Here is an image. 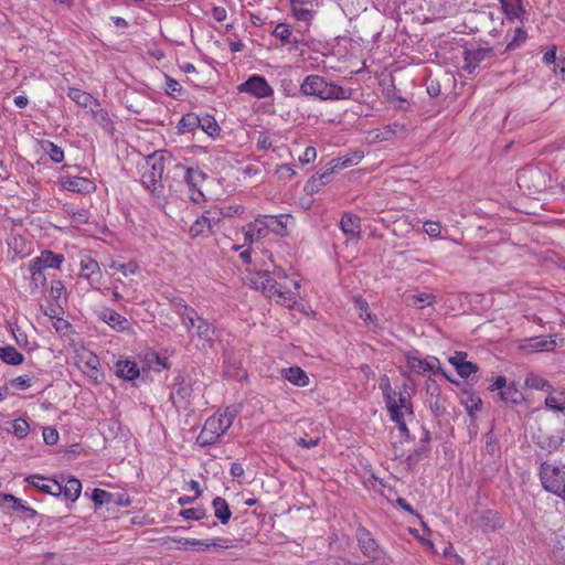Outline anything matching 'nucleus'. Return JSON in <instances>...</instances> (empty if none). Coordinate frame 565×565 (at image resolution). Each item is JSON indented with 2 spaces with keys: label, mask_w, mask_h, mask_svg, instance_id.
Segmentation results:
<instances>
[{
  "label": "nucleus",
  "mask_w": 565,
  "mask_h": 565,
  "mask_svg": "<svg viewBox=\"0 0 565 565\" xmlns=\"http://www.w3.org/2000/svg\"><path fill=\"white\" fill-rule=\"evenodd\" d=\"M286 273L281 268L269 270H257L249 273L247 276L248 284L252 288L263 292L268 298H276V302L288 308H294L297 294L291 291L286 280Z\"/></svg>",
  "instance_id": "nucleus-1"
},
{
  "label": "nucleus",
  "mask_w": 565,
  "mask_h": 565,
  "mask_svg": "<svg viewBox=\"0 0 565 565\" xmlns=\"http://www.w3.org/2000/svg\"><path fill=\"white\" fill-rule=\"evenodd\" d=\"M167 157L170 158L167 151H154L138 163L141 183L156 196H160L163 190L162 174Z\"/></svg>",
  "instance_id": "nucleus-2"
},
{
  "label": "nucleus",
  "mask_w": 565,
  "mask_h": 565,
  "mask_svg": "<svg viewBox=\"0 0 565 565\" xmlns=\"http://www.w3.org/2000/svg\"><path fill=\"white\" fill-rule=\"evenodd\" d=\"M300 93L303 96L317 97L320 100L349 99L352 95L350 88L328 83L320 75H308L300 85Z\"/></svg>",
  "instance_id": "nucleus-3"
},
{
  "label": "nucleus",
  "mask_w": 565,
  "mask_h": 565,
  "mask_svg": "<svg viewBox=\"0 0 565 565\" xmlns=\"http://www.w3.org/2000/svg\"><path fill=\"white\" fill-rule=\"evenodd\" d=\"M234 414L226 408L223 413H216L210 416L196 437V445L206 447L220 441L221 437L227 433L233 424Z\"/></svg>",
  "instance_id": "nucleus-4"
},
{
  "label": "nucleus",
  "mask_w": 565,
  "mask_h": 565,
  "mask_svg": "<svg viewBox=\"0 0 565 565\" xmlns=\"http://www.w3.org/2000/svg\"><path fill=\"white\" fill-rule=\"evenodd\" d=\"M540 480L543 488L564 499L565 498V465L556 461H544L540 467Z\"/></svg>",
  "instance_id": "nucleus-5"
},
{
  "label": "nucleus",
  "mask_w": 565,
  "mask_h": 565,
  "mask_svg": "<svg viewBox=\"0 0 565 565\" xmlns=\"http://www.w3.org/2000/svg\"><path fill=\"white\" fill-rule=\"evenodd\" d=\"M174 171L178 175L182 177L183 181L189 188L190 199L194 203H201L205 196L201 191V185L206 179V174L198 168L185 167L181 163H177Z\"/></svg>",
  "instance_id": "nucleus-6"
},
{
  "label": "nucleus",
  "mask_w": 565,
  "mask_h": 565,
  "mask_svg": "<svg viewBox=\"0 0 565 565\" xmlns=\"http://www.w3.org/2000/svg\"><path fill=\"white\" fill-rule=\"evenodd\" d=\"M497 57L493 47L466 49L463 52L462 70L472 74L482 63H491Z\"/></svg>",
  "instance_id": "nucleus-7"
},
{
  "label": "nucleus",
  "mask_w": 565,
  "mask_h": 565,
  "mask_svg": "<svg viewBox=\"0 0 565 565\" xmlns=\"http://www.w3.org/2000/svg\"><path fill=\"white\" fill-rule=\"evenodd\" d=\"M241 93H248L256 98H267L274 95L273 87L264 76L254 74L238 86Z\"/></svg>",
  "instance_id": "nucleus-8"
},
{
  "label": "nucleus",
  "mask_w": 565,
  "mask_h": 565,
  "mask_svg": "<svg viewBox=\"0 0 565 565\" xmlns=\"http://www.w3.org/2000/svg\"><path fill=\"white\" fill-rule=\"evenodd\" d=\"M338 172L331 161L320 169L310 180L307 181L305 190L313 194L318 192L322 186L329 184L332 181L333 174Z\"/></svg>",
  "instance_id": "nucleus-9"
},
{
  "label": "nucleus",
  "mask_w": 565,
  "mask_h": 565,
  "mask_svg": "<svg viewBox=\"0 0 565 565\" xmlns=\"http://www.w3.org/2000/svg\"><path fill=\"white\" fill-rule=\"evenodd\" d=\"M95 313L99 320L107 323L110 328L118 332L129 330L130 328L129 321L124 316L110 308L102 307L100 309L96 310Z\"/></svg>",
  "instance_id": "nucleus-10"
},
{
  "label": "nucleus",
  "mask_w": 565,
  "mask_h": 565,
  "mask_svg": "<svg viewBox=\"0 0 565 565\" xmlns=\"http://www.w3.org/2000/svg\"><path fill=\"white\" fill-rule=\"evenodd\" d=\"M270 225L266 223V215L258 216L254 222L244 226V243L252 244L264 237L269 233Z\"/></svg>",
  "instance_id": "nucleus-11"
},
{
  "label": "nucleus",
  "mask_w": 565,
  "mask_h": 565,
  "mask_svg": "<svg viewBox=\"0 0 565 565\" xmlns=\"http://www.w3.org/2000/svg\"><path fill=\"white\" fill-rule=\"evenodd\" d=\"M192 392L193 388L189 382H186L184 379H177L170 394V399L177 407L186 408Z\"/></svg>",
  "instance_id": "nucleus-12"
},
{
  "label": "nucleus",
  "mask_w": 565,
  "mask_h": 565,
  "mask_svg": "<svg viewBox=\"0 0 565 565\" xmlns=\"http://www.w3.org/2000/svg\"><path fill=\"white\" fill-rule=\"evenodd\" d=\"M406 362L409 370L417 374L434 371L436 364H439L438 359H422L416 351L406 353Z\"/></svg>",
  "instance_id": "nucleus-13"
},
{
  "label": "nucleus",
  "mask_w": 565,
  "mask_h": 565,
  "mask_svg": "<svg viewBox=\"0 0 565 565\" xmlns=\"http://www.w3.org/2000/svg\"><path fill=\"white\" fill-rule=\"evenodd\" d=\"M193 337H196L200 341H202L203 347H212L216 339L220 337V332L213 323L203 318L202 320H199L192 338Z\"/></svg>",
  "instance_id": "nucleus-14"
},
{
  "label": "nucleus",
  "mask_w": 565,
  "mask_h": 565,
  "mask_svg": "<svg viewBox=\"0 0 565 565\" xmlns=\"http://www.w3.org/2000/svg\"><path fill=\"white\" fill-rule=\"evenodd\" d=\"M60 182L65 190L77 193H89L95 189L94 182L84 177H62Z\"/></svg>",
  "instance_id": "nucleus-15"
},
{
  "label": "nucleus",
  "mask_w": 565,
  "mask_h": 565,
  "mask_svg": "<svg viewBox=\"0 0 565 565\" xmlns=\"http://www.w3.org/2000/svg\"><path fill=\"white\" fill-rule=\"evenodd\" d=\"M79 276L88 280L90 286L96 288L94 285L98 284L102 277V271L98 262L89 256H85L84 258H82Z\"/></svg>",
  "instance_id": "nucleus-16"
},
{
  "label": "nucleus",
  "mask_w": 565,
  "mask_h": 565,
  "mask_svg": "<svg viewBox=\"0 0 565 565\" xmlns=\"http://www.w3.org/2000/svg\"><path fill=\"white\" fill-rule=\"evenodd\" d=\"M340 228L349 239H359L361 232L360 217L352 213H344L340 220Z\"/></svg>",
  "instance_id": "nucleus-17"
},
{
  "label": "nucleus",
  "mask_w": 565,
  "mask_h": 565,
  "mask_svg": "<svg viewBox=\"0 0 565 565\" xmlns=\"http://www.w3.org/2000/svg\"><path fill=\"white\" fill-rule=\"evenodd\" d=\"M63 262L64 256L62 254H55L52 250H43L40 256L31 260L32 264L43 270L47 268H60Z\"/></svg>",
  "instance_id": "nucleus-18"
},
{
  "label": "nucleus",
  "mask_w": 565,
  "mask_h": 565,
  "mask_svg": "<svg viewBox=\"0 0 565 565\" xmlns=\"http://www.w3.org/2000/svg\"><path fill=\"white\" fill-rule=\"evenodd\" d=\"M116 375L127 381L136 380L139 374V367L135 361L131 360H119L116 365Z\"/></svg>",
  "instance_id": "nucleus-19"
},
{
  "label": "nucleus",
  "mask_w": 565,
  "mask_h": 565,
  "mask_svg": "<svg viewBox=\"0 0 565 565\" xmlns=\"http://www.w3.org/2000/svg\"><path fill=\"white\" fill-rule=\"evenodd\" d=\"M223 374L228 380L243 381L247 377V372L242 367L241 362L231 356L224 360Z\"/></svg>",
  "instance_id": "nucleus-20"
},
{
  "label": "nucleus",
  "mask_w": 565,
  "mask_h": 565,
  "mask_svg": "<svg viewBox=\"0 0 565 565\" xmlns=\"http://www.w3.org/2000/svg\"><path fill=\"white\" fill-rule=\"evenodd\" d=\"M355 536L358 540V545L364 556L370 555L371 552H373L376 547H379V544L373 539L370 531H367L362 525L358 526Z\"/></svg>",
  "instance_id": "nucleus-21"
},
{
  "label": "nucleus",
  "mask_w": 565,
  "mask_h": 565,
  "mask_svg": "<svg viewBox=\"0 0 565 565\" xmlns=\"http://www.w3.org/2000/svg\"><path fill=\"white\" fill-rule=\"evenodd\" d=\"M281 376L291 384L299 387H305L309 384V377L307 373L299 366L282 369Z\"/></svg>",
  "instance_id": "nucleus-22"
},
{
  "label": "nucleus",
  "mask_w": 565,
  "mask_h": 565,
  "mask_svg": "<svg viewBox=\"0 0 565 565\" xmlns=\"http://www.w3.org/2000/svg\"><path fill=\"white\" fill-rule=\"evenodd\" d=\"M67 96L81 107H89L92 105L99 106V102L95 99L89 93L79 88L71 87Z\"/></svg>",
  "instance_id": "nucleus-23"
},
{
  "label": "nucleus",
  "mask_w": 565,
  "mask_h": 565,
  "mask_svg": "<svg viewBox=\"0 0 565 565\" xmlns=\"http://www.w3.org/2000/svg\"><path fill=\"white\" fill-rule=\"evenodd\" d=\"M291 218L289 214L266 215V223L270 225L269 232L284 236L287 231V222Z\"/></svg>",
  "instance_id": "nucleus-24"
},
{
  "label": "nucleus",
  "mask_w": 565,
  "mask_h": 565,
  "mask_svg": "<svg viewBox=\"0 0 565 565\" xmlns=\"http://www.w3.org/2000/svg\"><path fill=\"white\" fill-rule=\"evenodd\" d=\"M212 507L214 511V516L222 524H227L232 516V512L226 500L221 497H216L212 501Z\"/></svg>",
  "instance_id": "nucleus-25"
},
{
  "label": "nucleus",
  "mask_w": 565,
  "mask_h": 565,
  "mask_svg": "<svg viewBox=\"0 0 565 565\" xmlns=\"http://www.w3.org/2000/svg\"><path fill=\"white\" fill-rule=\"evenodd\" d=\"M173 543L177 544L179 550H209L210 544L209 540H198V539H185V537H172L169 539Z\"/></svg>",
  "instance_id": "nucleus-26"
},
{
  "label": "nucleus",
  "mask_w": 565,
  "mask_h": 565,
  "mask_svg": "<svg viewBox=\"0 0 565 565\" xmlns=\"http://www.w3.org/2000/svg\"><path fill=\"white\" fill-rule=\"evenodd\" d=\"M529 349L532 351H552L556 347V341L547 335L533 337L527 340Z\"/></svg>",
  "instance_id": "nucleus-27"
},
{
  "label": "nucleus",
  "mask_w": 565,
  "mask_h": 565,
  "mask_svg": "<svg viewBox=\"0 0 565 565\" xmlns=\"http://www.w3.org/2000/svg\"><path fill=\"white\" fill-rule=\"evenodd\" d=\"M0 360L9 365H20L24 361L23 354L12 345L0 347Z\"/></svg>",
  "instance_id": "nucleus-28"
},
{
  "label": "nucleus",
  "mask_w": 565,
  "mask_h": 565,
  "mask_svg": "<svg viewBox=\"0 0 565 565\" xmlns=\"http://www.w3.org/2000/svg\"><path fill=\"white\" fill-rule=\"evenodd\" d=\"M2 501L11 502L12 510L14 512H21V516H23L24 519H33L36 515V511L34 509L24 505L22 500L18 499L17 497H14L12 494H3Z\"/></svg>",
  "instance_id": "nucleus-29"
},
{
  "label": "nucleus",
  "mask_w": 565,
  "mask_h": 565,
  "mask_svg": "<svg viewBox=\"0 0 565 565\" xmlns=\"http://www.w3.org/2000/svg\"><path fill=\"white\" fill-rule=\"evenodd\" d=\"M544 404L548 409L563 412L565 409V392H555L552 387V391L547 392Z\"/></svg>",
  "instance_id": "nucleus-30"
},
{
  "label": "nucleus",
  "mask_w": 565,
  "mask_h": 565,
  "mask_svg": "<svg viewBox=\"0 0 565 565\" xmlns=\"http://www.w3.org/2000/svg\"><path fill=\"white\" fill-rule=\"evenodd\" d=\"M524 385L529 388L543 391L546 393L551 392L553 387L547 380L533 372L526 374Z\"/></svg>",
  "instance_id": "nucleus-31"
},
{
  "label": "nucleus",
  "mask_w": 565,
  "mask_h": 565,
  "mask_svg": "<svg viewBox=\"0 0 565 565\" xmlns=\"http://www.w3.org/2000/svg\"><path fill=\"white\" fill-rule=\"evenodd\" d=\"M354 308L359 313V317L367 324H375V316L372 315L369 308V303L362 297L358 296L353 298Z\"/></svg>",
  "instance_id": "nucleus-32"
},
{
  "label": "nucleus",
  "mask_w": 565,
  "mask_h": 565,
  "mask_svg": "<svg viewBox=\"0 0 565 565\" xmlns=\"http://www.w3.org/2000/svg\"><path fill=\"white\" fill-rule=\"evenodd\" d=\"M81 491L82 483L75 477H70L65 481V484H63V494L66 499L71 500L72 502L78 499V497L81 495Z\"/></svg>",
  "instance_id": "nucleus-33"
},
{
  "label": "nucleus",
  "mask_w": 565,
  "mask_h": 565,
  "mask_svg": "<svg viewBox=\"0 0 565 565\" xmlns=\"http://www.w3.org/2000/svg\"><path fill=\"white\" fill-rule=\"evenodd\" d=\"M40 146L54 163H61L64 160L63 149L51 140H41Z\"/></svg>",
  "instance_id": "nucleus-34"
},
{
  "label": "nucleus",
  "mask_w": 565,
  "mask_h": 565,
  "mask_svg": "<svg viewBox=\"0 0 565 565\" xmlns=\"http://www.w3.org/2000/svg\"><path fill=\"white\" fill-rule=\"evenodd\" d=\"M190 236L195 238L199 236H209L214 233L213 228L207 223L205 216L202 214L190 227Z\"/></svg>",
  "instance_id": "nucleus-35"
},
{
  "label": "nucleus",
  "mask_w": 565,
  "mask_h": 565,
  "mask_svg": "<svg viewBox=\"0 0 565 565\" xmlns=\"http://www.w3.org/2000/svg\"><path fill=\"white\" fill-rule=\"evenodd\" d=\"M292 17L299 21L306 23V29L303 32L308 31V26L310 22L313 20L316 15V11L311 7H295L290 8Z\"/></svg>",
  "instance_id": "nucleus-36"
},
{
  "label": "nucleus",
  "mask_w": 565,
  "mask_h": 565,
  "mask_svg": "<svg viewBox=\"0 0 565 565\" xmlns=\"http://www.w3.org/2000/svg\"><path fill=\"white\" fill-rule=\"evenodd\" d=\"M499 395L504 403L512 405L520 404L524 399L523 394L514 384H509Z\"/></svg>",
  "instance_id": "nucleus-37"
},
{
  "label": "nucleus",
  "mask_w": 565,
  "mask_h": 565,
  "mask_svg": "<svg viewBox=\"0 0 565 565\" xmlns=\"http://www.w3.org/2000/svg\"><path fill=\"white\" fill-rule=\"evenodd\" d=\"M201 122V118L198 115L186 114L180 119L178 130L180 134L191 132L195 130Z\"/></svg>",
  "instance_id": "nucleus-38"
},
{
  "label": "nucleus",
  "mask_w": 565,
  "mask_h": 565,
  "mask_svg": "<svg viewBox=\"0 0 565 565\" xmlns=\"http://www.w3.org/2000/svg\"><path fill=\"white\" fill-rule=\"evenodd\" d=\"M363 158V154L361 152H354L351 156H344L340 158H335L331 160V163L335 168L337 171H340L342 169L356 166Z\"/></svg>",
  "instance_id": "nucleus-39"
},
{
  "label": "nucleus",
  "mask_w": 565,
  "mask_h": 565,
  "mask_svg": "<svg viewBox=\"0 0 565 565\" xmlns=\"http://www.w3.org/2000/svg\"><path fill=\"white\" fill-rule=\"evenodd\" d=\"M92 114L96 124L103 127L107 132H110L114 129L113 121L105 109L99 106H95V108H92Z\"/></svg>",
  "instance_id": "nucleus-40"
},
{
  "label": "nucleus",
  "mask_w": 565,
  "mask_h": 565,
  "mask_svg": "<svg viewBox=\"0 0 565 565\" xmlns=\"http://www.w3.org/2000/svg\"><path fill=\"white\" fill-rule=\"evenodd\" d=\"M500 2L509 19H519L524 12L521 0H500Z\"/></svg>",
  "instance_id": "nucleus-41"
},
{
  "label": "nucleus",
  "mask_w": 565,
  "mask_h": 565,
  "mask_svg": "<svg viewBox=\"0 0 565 565\" xmlns=\"http://www.w3.org/2000/svg\"><path fill=\"white\" fill-rule=\"evenodd\" d=\"M365 557L369 558L370 563L363 564V565H392L393 564V559L380 546L376 547L373 552H371L370 555H365Z\"/></svg>",
  "instance_id": "nucleus-42"
},
{
  "label": "nucleus",
  "mask_w": 565,
  "mask_h": 565,
  "mask_svg": "<svg viewBox=\"0 0 565 565\" xmlns=\"http://www.w3.org/2000/svg\"><path fill=\"white\" fill-rule=\"evenodd\" d=\"M64 211L77 225L86 224L89 220V212L86 209L75 210L72 206H66Z\"/></svg>",
  "instance_id": "nucleus-43"
},
{
  "label": "nucleus",
  "mask_w": 565,
  "mask_h": 565,
  "mask_svg": "<svg viewBox=\"0 0 565 565\" xmlns=\"http://www.w3.org/2000/svg\"><path fill=\"white\" fill-rule=\"evenodd\" d=\"M380 388L385 404L396 401V392L392 388L390 377L386 374L382 375L380 379Z\"/></svg>",
  "instance_id": "nucleus-44"
},
{
  "label": "nucleus",
  "mask_w": 565,
  "mask_h": 565,
  "mask_svg": "<svg viewBox=\"0 0 565 565\" xmlns=\"http://www.w3.org/2000/svg\"><path fill=\"white\" fill-rule=\"evenodd\" d=\"M291 28L287 23H278L273 31V35L279 39L282 45L289 44L291 41Z\"/></svg>",
  "instance_id": "nucleus-45"
},
{
  "label": "nucleus",
  "mask_w": 565,
  "mask_h": 565,
  "mask_svg": "<svg viewBox=\"0 0 565 565\" xmlns=\"http://www.w3.org/2000/svg\"><path fill=\"white\" fill-rule=\"evenodd\" d=\"M203 215L205 216L207 223L210 224L214 232L220 228V223L224 218L222 215V211L217 206L205 211Z\"/></svg>",
  "instance_id": "nucleus-46"
},
{
  "label": "nucleus",
  "mask_w": 565,
  "mask_h": 565,
  "mask_svg": "<svg viewBox=\"0 0 565 565\" xmlns=\"http://www.w3.org/2000/svg\"><path fill=\"white\" fill-rule=\"evenodd\" d=\"M404 388H405V392L397 393V395H398V398H396L397 405H398L399 409H405L408 414L412 415L413 406H412V402H411V394L408 392V388H409L408 383H404Z\"/></svg>",
  "instance_id": "nucleus-47"
},
{
  "label": "nucleus",
  "mask_w": 565,
  "mask_h": 565,
  "mask_svg": "<svg viewBox=\"0 0 565 565\" xmlns=\"http://www.w3.org/2000/svg\"><path fill=\"white\" fill-rule=\"evenodd\" d=\"M115 499V494L103 490V489H94L92 493V500L97 505L103 504H111Z\"/></svg>",
  "instance_id": "nucleus-48"
},
{
  "label": "nucleus",
  "mask_w": 565,
  "mask_h": 565,
  "mask_svg": "<svg viewBox=\"0 0 565 565\" xmlns=\"http://www.w3.org/2000/svg\"><path fill=\"white\" fill-rule=\"evenodd\" d=\"M429 408L435 417H443L447 413L445 398L443 396L435 398H427Z\"/></svg>",
  "instance_id": "nucleus-49"
},
{
  "label": "nucleus",
  "mask_w": 565,
  "mask_h": 565,
  "mask_svg": "<svg viewBox=\"0 0 565 565\" xmlns=\"http://www.w3.org/2000/svg\"><path fill=\"white\" fill-rule=\"evenodd\" d=\"M180 319L185 329L190 330L196 329L199 320H202L203 318L198 315L194 308H192L191 310H188V312L184 316L180 317Z\"/></svg>",
  "instance_id": "nucleus-50"
},
{
  "label": "nucleus",
  "mask_w": 565,
  "mask_h": 565,
  "mask_svg": "<svg viewBox=\"0 0 565 565\" xmlns=\"http://www.w3.org/2000/svg\"><path fill=\"white\" fill-rule=\"evenodd\" d=\"M29 269L31 271V280L35 287H43L46 284L44 270L30 262Z\"/></svg>",
  "instance_id": "nucleus-51"
},
{
  "label": "nucleus",
  "mask_w": 565,
  "mask_h": 565,
  "mask_svg": "<svg viewBox=\"0 0 565 565\" xmlns=\"http://www.w3.org/2000/svg\"><path fill=\"white\" fill-rule=\"evenodd\" d=\"M12 431L15 437L22 439L28 436L30 426L25 419L17 418L12 422Z\"/></svg>",
  "instance_id": "nucleus-52"
},
{
  "label": "nucleus",
  "mask_w": 565,
  "mask_h": 565,
  "mask_svg": "<svg viewBox=\"0 0 565 565\" xmlns=\"http://www.w3.org/2000/svg\"><path fill=\"white\" fill-rule=\"evenodd\" d=\"M201 121L202 122L200 124L199 127H201L202 130L205 131L209 136L213 137L215 135H218L220 127L213 117L205 116L201 118Z\"/></svg>",
  "instance_id": "nucleus-53"
},
{
  "label": "nucleus",
  "mask_w": 565,
  "mask_h": 565,
  "mask_svg": "<svg viewBox=\"0 0 565 565\" xmlns=\"http://www.w3.org/2000/svg\"><path fill=\"white\" fill-rule=\"evenodd\" d=\"M180 516L185 520H202L206 516V510L203 508H189L180 511Z\"/></svg>",
  "instance_id": "nucleus-54"
},
{
  "label": "nucleus",
  "mask_w": 565,
  "mask_h": 565,
  "mask_svg": "<svg viewBox=\"0 0 565 565\" xmlns=\"http://www.w3.org/2000/svg\"><path fill=\"white\" fill-rule=\"evenodd\" d=\"M12 334L17 344L20 348L26 349L29 351H32L34 349V347L30 343L26 333L22 331L19 327L12 329Z\"/></svg>",
  "instance_id": "nucleus-55"
},
{
  "label": "nucleus",
  "mask_w": 565,
  "mask_h": 565,
  "mask_svg": "<svg viewBox=\"0 0 565 565\" xmlns=\"http://www.w3.org/2000/svg\"><path fill=\"white\" fill-rule=\"evenodd\" d=\"M385 405L391 419L396 423V425H399V423H405L404 413L398 408L397 401L388 402Z\"/></svg>",
  "instance_id": "nucleus-56"
},
{
  "label": "nucleus",
  "mask_w": 565,
  "mask_h": 565,
  "mask_svg": "<svg viewBox=\"0 0 565 565\" xmlns=\"http://www.w3.org/2000/svg\"><path fill=\"white\" fill-rule=\"evenodd\" d=\"M385 405L391 419L396 423V425H399V423H405L404 413L398 408L397 401L388 402Z\"/></svg>",
  "instance_id": "nucleus-57"
},
{
  "label": "nucleus",
  "mask_w": 565,
  "mask_h": 565,
  "mask_svg": "<svg viewBox=\"0 0 565 565\" xmlns=\"http://www.w3.org/2000/svg\"><path fill=\"white\" fill-rule=\"evenodd\" d=\"M182 86L172 77L166 76L164 92L167 95L177 97L181 94Z\"/></svg>",
  "instance_id": "nucleus-58"
},
{
  "label": "nucleus",
  "mask_w": 565,
  "mask_h": 565,
  "mask_svg": "<svg viewBox=\"0 0 565 565\" xmlns=\"http://www.w3.org/2000/svg\"><path fill=\"white\" fill-rule=\"evenodd\" d=\"M456 371L460 377L468 379L471 374L478 371V365L470 361H466L462 364H459V367Z\"/></svg>",
  "instance_id": "nucleus-59"
},
{
  "label": "nucleus",
  "mask_w": 565,
  "mask_h": 565,
  "mask_svg": "<svg viewBox=\"0 0 565 565\" xmlns=\"http://www.w3.org/2000/svg\"><path fill=\"white\" fill-rule=\"evenodd\" d=\"M45 478L39 475L29 476L25 478V481L33 487L38 488L41 492L47 493L51 492V486L41 483L40 481L44 480Z\"/></svg>",
  "instance_id": "nucleus-60"
},
{
  "label": "nucleus",
  "mask_w": 565,
  "mask_h": 565,
  "mask_svg": "<svg viewBox=\"0 0 565 565\" xmlns=\"http://www.w3.org/2000/svg\"><path fill=\"white\" fill-rule=\"evenodd\" d=\"M526 39V32L521 29L516 28L514 31L513 39L508 43L505 50H514L515 47L520 46L521 43H523Z\"/></svg>",
  "instance_id": "nucleus-61"
},
{
  "label": "nucleus",
  "mask_w": 565,
  "mask_h": 565,
  "mask_svg": "<svg viewBox=\"0 0 565 565\" xmlns=\"http://www.w3.org/2000/svg\"><path fill=\"white\" fill-rule=\"evenodd\" d=\"M10 385L17 390H26L32 385V377L29 375L18 376L10 381Z\"/></svg>",
  "instance_id": "nucleus-62"
},
{
  "label": "nucleus",
  "mask_w": 565,
  "mask_h": 565,
  "mask_svg": "<svg viewBox=\"0 0 565 565\" xmlns=\"http://www.w3.org/2000/svg\"><path fill=\"white\" fill-rule=\"evenodd\" d=\"M111 268L120 271L124 276H128L130 274H135L138 269V266L136 263H128V264H120V263H116L114 262L111 265H110Z\"/></svg>",
  "instance_id": "nucleus-63"
},
{
  "label": "nucleus",
  "mask_w": 565,
  "mask_h": 565,
  "mask_svg": "<svg viewBox=\"0 0 565 565\" xmlns=\"http://www.w3.org/2000/svg\"><path fill=\"white\" fill-rule=\"evenodd\" d=\"M172 307L173 311L179 316H184L188 310H191L192 307H190L182 298H174L172 300Z\"/></svg>",
  "instance_id": "nucleus-64"
}]
</instances>
